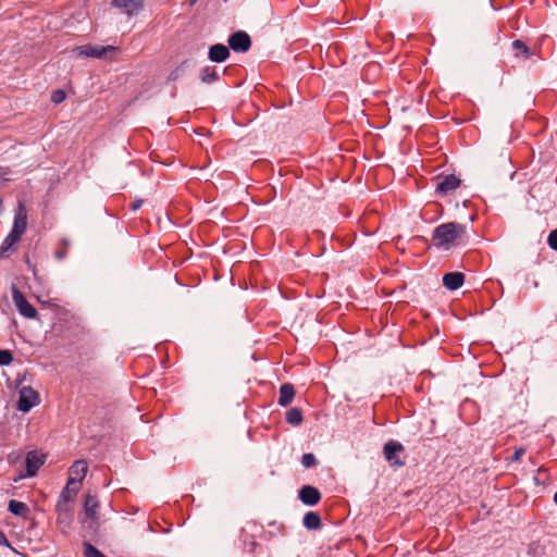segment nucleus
<instances>
[{"label": "nucleus", "instance_id": "1", "mask_svg": "<svg viewBox=\"0 0 557 557\" xmlns=\"http://www.w3.org/2000/svg\"><path fill=\"white\" fill-rule=\"evenodd\" d=\"M466 235V226L457 222L443 223L433 231V245L443 250H449L459 245Z\"/></svg>", "mask_w": 557, "mask_h": 557}, {"label": "nucleus", "instance_id": "2", "mask_svg": "<svg viewBox=\"0 0 557 557\" xmlns=\"http://www.w3.org/2000/svg\"><path fill=\"white\" fill-rule=\"evenodd\" d=\"M81 486H76L73 481H67L65 487L62 490L59 500L57 503L58 519H71L73 515L72 503L75 500Z\"/></svg>", "mask_w": 557, "mask_h": 557}, {"label": "nucleus", "instance_id": "3", "mask_svg": "<svg viewBox=\"0 0 557 557\" xmlns=\"http://www.w3.org/2000/svg\"><path fill=\"white\" fill-rule=\"evenodd\" d=\"M73 52L77 57L111 60L113 54L119 52V48L114 46L84 45L73 49Z\"/></svg>", "mask_w": 557, "mask_h": 557}, {"label": "nucleus", "instance_id": "4", "mask_svg": "<svg viewBox=\"0 0 557 557\" xmlns=\"http://www.w3.org/2000/svg\"><path fill=\"white\" fill-rule=\"evenodd\" d=\"M383 455L393 468H401L406 463L405 447L401 443L391 440L384 444Z\"/></svg>", "mask_w": 557, "mask_h": 557}, {"label": "nucleus", "instance_id": "5", "mask_svg": "<svg viewBox=\"0 0 557 557\" xmlns=\"http://www.w3.org/2000/svg\"><path fill=\"white\" fill-rule=\"evenodd\" d=\"M40 403L39 394L30 386H23L18 392L17 409L28 412Z\"/></svg>", "mask_w": 557, "mask_h": 557}, {"label": "nucleus", "instance_id": "6", "mask_svg": "<svg viewBox=\"0 0 557 557\" xmlns=\"http://www.w3.org/2000/svg\"><path fill=\"white\" fill-rule=\"evenodd\" d=\"M46 456L38 450H30L27 453L25 458L26 465V473L21 475V478H32L35 476L39 470V468L45 463Z\"/></svg>", "mask_w": 557, "mask_h": 557}, {"label": "nucleus", "instance_id": "7", "mask_svg": "<svg viewBox=\"0 0 557 557\" xmlns=\"http://www.w3.org/2000/svg\"><path fill=\"white\" fill-rule=\"evenodd\" d=\"M228 46L235 52H246L251 46V40L246 32L239 30L230 36Z\"/></svg>", "mask_w": 557, "mask_h": 557}, {"label": "nucleus", "instance_id": "8", "mask_svg": "<svg viewBox=\"0 0 557 557\" xmlns=\"http://www.w3.org/2000/svg\"><path fill=\"white\" fill-rule=\"evenodd\" d=\"M13 301L18 310V312L27 318V319H35L37 317V310L30 305L27 299L24 297V295L18 292L17 289L13 290Z\"/></svg>", "mask_w": 557, "mask_h": 557}, {"label": "nucleus", "instance_id": "9", "mask_svg": "<svg viewBox=\"0 0 557 557\" xmlns=\"http://www.w3.org/2000/svg\"><path fill=\"white\" fill-rule=\"evenodd\" d=\"M88 471V463L84 459L76 460L70 467V476L67 481H73L76 486H82V482L85 479Z\"/></svg>", "mask_w": 557, "mask_h": 557}, {"label": "nucleus", "instance_id": "10", "mask_svg": "<svg viewBox=\"0 0 557 557\" xmlns=\"http://www.w3.org/2000/svg\"><path fill=\"white\" fill-rule=\"evenodd\" d=\"M146 0H111L114 8L120 9L128 16L137 14L143 8Z\"/></svg>", "mask_w": 557, "mask_h": 557}, {"label": "nucleus", "instance_id": "11", "mask_svg": "<svg viewBox=\"0 0 557 557\" xmlns=\"http://www.w3.org/2000/svg\"><path fill=\"white\" fill-rule=\"evenodd\" d=\"M437 180L436 191L441 195H447L448 193L457 189L461 183L460 180L453 174L438 177Z\"/></svg>", "mask_w": 557, "mask_h": 557}, {"label": "nucleus", "instance_id": "12", "mask_svg": "<svg viewBox=\"0 0 557 557\" xmlns=\"http://www.w3.org/2000/svg\"><path fill=\"white\" fill-rule=\"evenodd\" d=\"M26 225H27L26 209L23 205H20L18 209L15 212L14 223H13V227L11 231L14 232L15 234L22 236L26 230Z\"/></svg>", "mask_w": 557, "mask_h": 557}, {"label": "nucleus", "instance_id": "13", "mask_svg": "<svg viewBox=\"0 0 557 557\" xmlns=\"http://www.w3.org/2000/svg\"><path fill=\"white\" fill-rule=\"evenodd\" d=\"M299 498L304 504L313 506L319 503L321 494L318 491V488L310 485H306L300 490Z\"/></svg>", "mask_w": 557, "mask_h": 557}, {"label": "nucleus", "instance_id": "14", "mask_svg": "<svg viewBox=\"0 0 557 557\" xmlns=\"http://www.w3.org/2000/svg\"><path fill=\"white\" fill-rule=\"evenodd\" d=\"M465 275L461 272H449L443 276V284L450 290H456L462 286Z\"/></svg>", "mask_w": 557, "mask_h": 557}, {"label": "nucleus", "instance_id": "15", "mask_svg": "<svg viewBox=\"0 0 557 557\" xmlns=\"http://www.w3.org/2000/svg\"><path fill=\"white\" fill-rule=\"evenodd\" d=\"M228 57L230 50L223 44H215L209 49V59L213 62H224Z\"/></svg>", "mask_w": 557, "mask_h": 557}, {"label": "nucleus", "instance_id": "16", "mask_svg": "<svg viewBox=\"0 0 557 557\" xmlns=\"http://www.w3.org/2000/svg\"><path fill=\"white\" fill-rule=\"evenodd\" d=\"M99 502L96 496L87 494L84 502V510L88 518L96 520L98 518Z\"/></svg>", "mask_w": 557, "mask_h": 557}, {"label": "nucleus", "instance_id": "17", "mask_svg": "<svg viewBox=\"0 0 557 557\" xmlns=\"http://www.w3.org/2000/svg\"><path fill=\"white\" fill-rule=\"evenodd\" d=\"M295 397V388L292 384L285 383L280 387L278 405L282 407L288 406Z\"/></svg>", "mask_w": 557, "mask_h": 557}, {"label": "nucleus", "instance_id": "18", "mask_svg": "<svg viewBox=\"0 0 557 557\" xmlns=\"http://www.w3.org/2000/svg\"><path fill=\"white\" fill-rule=\"evenodd\" d=\"M8 509L12 515L17 517L27 518L29 515V507L20 500L11 499Z\"/></svg>", "mask_w": 557, "mask_h": 557}, {"label": "nucleus", "instance_id": "19", "mask_svg": "<svg viewBox=\"0 0 557 557\" xmlns=\"http://www.w3.org/2000/svg\"><path fill=\"white\" fill-rule=\"evenodd\" d=\"M21 237L22 236H20L11 231L0 246V257H2V258L7 257L8 252L13 248V246L17 242H20Z\"/></svg>", "mask_w": 557, "mask_h": 557}, {"label": "nucleus", "instance_id": "20", "mask_svg": "<svg viewBox=\"0 0 557 557\" xmlns=\"http://www.w3.org/2000/svg\"><path fill=\"white\" fill-rule=\"evenodd\" d=\"M304 525L309 530H317L321 527V519L317 512H307L304 517Z\"/></svg>", "mask_w": 557, "mask_h": 557}, {"label": "nucleus", "instance_id": "21", "mask_svg": "<svg viewBox=\"0 0 557 557\" xmlns=\"http://www.w3.org/2000/svg\"><path fill=\"white\" fill-rule=\"evenodd\" d=\"M286 421L292 425H298L302 422V412L298 408H290L286 412Z\"/></svg>", "mask_w": 557, "mask_h": 557}, {"label": "nucleus", "instance_id": "22", "mask_svg": "<svg viewBox=\"0 0 557 557\" xmlns=\"http://www.w3.org/2000/svg\"><path fill=\"white\" fill-rule=\"evenodd\" d=\"M201 81L203 83L210 84L218 81L219 76L214 67L206 66L201 70Z\"/></svg>", "mask_w": 557, "mask_h": 557}, {"label": "nucleus", "instance_id": "23", "mask_svg": "<svg viewBox=\"0 0 557 557\" xmlns=\"http://www.w3.org/2000/svg\"><path fill=\"white\" fill-rule=\"evenodd\" d=\"M69 248H70V240L66 238H63L60 243V248H58L54 252L55 259H58L60 261L64 260L67 256Z\"/></svg>", "mask_w": 557, "mask_h": 557}, {"label": "nucleus", "instance_id": "24", "mask_svg": "<svg viewBox=\"0 0 557 557\" xmlns=\"http://www.w3.org/2000/svg\"><path fill=\"white\" fill-rule=\"evenodd\" d=\"M512 49L515 50L517 57L520 54H523L525 58L530 57L529 48L520 39H517L512 42Z\"/></svg>", "mask_w": 557, "mask_h": 557}, {"label": "nucleus", "instance_id": "25", "mask_svg": "<svg viewBox=\"0 0 557 557\" xmlns=\"http://www.w3.org/2000/svg\"><path fill=\"white\" fill-rule=\"evenodd\" d=\"M85 557H107L98 548L89 543L84 544Z\"/></svg>", "mask_w": 557, "mask_h": 557}, {"label": "nucleus", "instance_id": "26", "mask_svg": "<svg viewBox=\"0 0 557 557\" xmlns=\"http://www.w3.org/2000/svg\"><path fill=\"white\" fill-rule=\"evenodd\" d=\"M301 465L305 468H312L317 465V458L314 457L313 454H304L301 457Z\"/></svg>", "mask_w": 557, "mask_h": 557}, {"label": "nucleus", "instance_id": "27", "mask_svg": "<svg viewBox=\"0 0 557 557\" xmlns=\"http://www.w3.org/2000/svg\"><path fill=\"white\" fill-rule=\"evenodd\" d=\"M13 361V355L10 350H0V366H8Z\"/></svg>", "mask_w": 557, "mask_h": 557}, {"label": "nucleus", "instance_id": "28", "mask_svg": "<svg viewBox=\"0 0 557 557\" xmlns=\"http://www.w3.org/2000/svg\"><path fill=\"white\" fill-rule=\"evenodd\" d=\"M65 98L66 95L62 89H57L51 94V101L55 104L63 102Z\"/></svg>", "mask_w": 557, "mask_h": 557}, {"label": "nucleus", "instance_id": "29", "mask_svg": "<svg viewBox=\"0 0 557 557\" xmlns=\"http://www.w3.org/2000/svg\"><path fill=\"white\" fill-rule=\"evenodd\" d=\"M547 243L552 249L557 250V228L549 233Z\"/></svg>", "mask_w": 557, "mask_h": 557}, {"label": "nucleus", "instance_id": "30", "mask_svg": "<svg viewBox=\"0 0 557 557\" xmlns=\"http://www.w3.org/2000/svg\"><path fill=\"white\" fill-rule=\"evenodd\" d=\"M525 454V449L523 447H519L515 450L512 457L510 458L511 461H519L522 456Z\"/></svg>", "mask_w": 557, "mask_h": 557}, {"label": "nucleus", "instance_id": "31", "mask_svg": "<svg viewBox=\"0 0 557 557\" xmlns=\"http://www.w3.org/2000/svg\"><path fill=\"white\" fill-rule=\"evenodd\" d=\"M0 546L11 547L10 542L8 541L5 534L2 531H0Z\"/></svg>", "mask_w": 557, "mask_h": 557}, {"label": "nucleus", "instance_id": "32", "mask_svg": "<svg viewBox=\"0 0 557 557\" xmlns=\"http://www.w3.org/2000/svg\"><path fill=\"white\" fill-rule=\"evenodd\" d=\"M143 205V200H135L133 203H132V209L134 211L138 210Z\"/></svg>", "mask_w": 557, "mask_h": 557}, {"label": "nucleus", "instance_id": "33", "mask_svg": "<svg viewBox=\"0 0 557 557\" xmlns=\"http://www.w3.org/2000/svg\"><path fill=\"white\" fill-rule=\"evenodd\" d=\"M554 500L557 504V492L555 493Z\"/></svg>", "mask_w": 557, "mask_h": 557}]
</instances>
